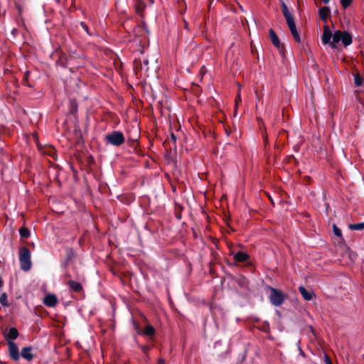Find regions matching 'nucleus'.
<instances>
[{"label":"nucleus","instance_id":"obj_5","mask_svg":"<svg viewBox=\"0 0 364 364\" xmlns=\"http://www.w3.org/2000/svg\"><path fill=\"white\" fill-rule=\"evenodd\" d=\"M106 138L110 144L115 146H119L122 144L124 141L122 133L119 132H114L107 135Z\"/></svg>","mask_w":364,"mask_h":364},{"label":"nucleus","instance_id":"obj_1","mask_svg":"<svg viewBox=\"0 0 364 364\" xmlns=\"http://www.w3.org/2000/svg\"><path fill=\"white\" fill-rule=\"evenodd\" d=\"M341 37H343L342 31H336L332 33L328 26L323 27L321 36V41L323 44H329L332 48H336L337 44L340 42V38Z\"/></svg>","mask_w":364,"mask_h":364},{"label":"nucleus","instance_id":"obj_4","mask_svg":"<svg viewBox=\"0 0 364 364\" xmlns=\"http://www.w3.org/2000/svg\"><path fill=\"white\" fill-rule=\"evenodd\" d=\"M269 300L271 303L274 306H280L283 303L286 295L282 291L272 287L269 288Z\"/></svg>","mask_w":364,"mask_h":364},{"label":"nucleus","instance_id":"obj_6","mask_svg":"<svg viewBox=\"0 0 364 364\" xmlns=\"http://www.w3.org/2000/svg\"><path fill=\"white\" fill-rule=\"evenodd\" d=\"M9 352L10 356L14 360H18L19 359V353L18 346L13 341H8Z\"/></svg>","mask_w":364,"mask_h":364},{"label":"nucleus","instance_id":"obj_25","mask_svg":"<svg viewBox=\"0 0 364 364\" xmlns=\"http://www.w3.org/2000/svg\"><path fill=\"white\" fill-rule=\"evenodd\" d=\"M143 7L141 6V4H139V5L136 6V10L138 12H139V11L142 10Z\"/></svg>","mask_w":364,"mask_h":364},{"label":"nucleus","instance_id":"obj_16","mask_svg":"<svg viewBox=\"0 0 364 364\" xmlns=\"http://www.w3.org/2000/svg\"><path fill=\"white\" fill-rule=\"evenodd\" d=\"M349 228L354 230H360L364 229V223L351 224L349 225Z\"/></svg>","mask_w":364,"mask_h":364},{"label":"nucleus","instance_id":"obj_29","mask_svg":"<svg viewBox=\"0 0 364 364\" xmlns=\"http://www.w3.org/2000/svg\"><path fill=\"white\" fill-rule=\"evenodd\" d=\"M330 1V0H323V1H324L326 4L328 3V1Z\"/></svg>","mask_w":364,"mask_h":364},{"label":"nucleus","instance_id":"obj_11","mask_svg":"<svg viewBox=\"0 0 364 364\" xmlns=\"http://www.w3.org/2000/svg\"><path fill=\"white\" fill-rule=\"evenodd\" d=\"M18 333L16 328H11L9 329L8 333L6 335V338L8 341H11L18 337Z\"/></svg>","mask_w":364,"mask_h":364},{"label":"nucleus","instance_id":"obj_10","mask_svg":"<svg viewBox=\"0 0 364 364\" xmlns=\"http://www.w3.org/2000/svg\"><path fill=\"white\" fill-rule=\"evenodd\" d=\"M342 36L343 37L340 38V41H341L345 46H348L351 44L352 37L348 32L342 31Z\"/></svg>","mask_w":364,"mask_h":364},{"label":"nucleus","instance_id":"obj_2","mask_svg":"<svg viewBox=\"0 0 364 364\" xmlns=\"http://www.w3.org/2000/svg\"><path fill=\"white\" fill-rule=\"evenodd\" d=\"M282 7L283 15L286 19L287 26L294 38V40L296 42L300 43L301 38L297 31L293 16H291V13L289 12L287 5L284 2H282Z\"/></svg>","mask_w":364,"mask_h":364},{"label":"nucleus","instance_id":"obj_8","mask_svg":"<svg viewBox=\"0 0 364 364\" xmlns=\"http://www.w3.org/2000/svg\"><path fill=\"white\" fill-rule=\"evenodd\" d=\"M299 291L301 294L304 299L309 301L314 297V293L312 291H309L303 287H299Z\"/></svg>","mask_w":364,"mask_h":364},{"label":"nucleus","instance_id":"obj_24","mask_svg":"<svg viewBox=\"0 0 364 364\" xmlns=\"http://www.w3.org/2000/svg\"><path fill=\"white\" fill-rule=\"evenodd\" d=\"M241 101V96L238 93L237 95V97H236V100H235V109H237V107H238V102Z\"/></svg>","mask_w":364,"mask_h":364},{"label":"nucleus","instance_id":"obj_20","mask_svg":"<svg viewBox=\"0 0 364 364\" xmlns=\"http://www.w3.org/2000/svg\"><path fill=\"white\" fill-rule=\"evenodd\" d=\"M0 303L4 306H7L9 305L7 301V295L6 293H4L1 295Z\"/></svg>","mask_w":364,"mask_h":364},{"label":"nucleus","instance_id":"obj_26","mask_svg":"<svg viewBox=\"0 0 364 364\" xmlns=\"http://www.w3.org/2000/svg\"><path fill=\"white\" fill-rule=\"evenodd\" d=\"M325 361L326 364H332L328 357H326Z\"/></svg>","mask_w":364,"mask_h":364},{"label":"nucleus","instance_id":"obj_19","mask_svg":"<svg viewBox=\"0 0 364 364\" xmlns=\"http://www.w3.org/2000/svg\"><path fill=\"white\" fill-rule=\"evenodd\" d=\"M353 76H354L355 84L357 86H360L362 85V83H363V78H362V77L358 73L354 74Z\"/></svg>","mask_w":364,"mask_h":364},{"label":"nucleus","instance_id":"obj_7","mask_svg":"<svg viewBox=\"0 0 364 364\" xmlns=\"http://www.w3.org/2000/svg\"><path fill=\"white\" fill-rule=\"evenodd\" d=\"M58 299L54 294H47L43 299L45 305L49 307H53L57 304Z\"/></svg>","mask_w":364,"mask_h":364},{"label":"nucleus","instance_id":"obj_27","mask_svg":"<svg viewBox=\"0 0 364 364\" xmlns=\"http://www.w3.org/2000/svg\"><path fill=\"white\" fill-rule=\"evenodd\" d=\"M158 363L159 364H164V360H159Z\"/></svg>","mask_w":364,"mask_h":364},{"label":"nucleus","instance_id":"obj_12","mask_svg":"<svg viewBox=\"0 0 364 364\" xmlns=\"http://www.w3.org/2000/svg\"><path fill=\"white\" fill-rule=\"evenodd\" d=\"M235 260L238 262H244L248 258V255L243 252H238L233 255Z\"/></svg>","mask_w":364,"mask_h":364},{"label":"nucleus","instance_id":"obj_9","mask_svg":"<svg viewBox=\"0 0 364 364\" xmlns=\"http://www.w3.org/2000/svg\"><path fill=\"white\" fill-rule=\"evenodd\" d=\"M21 356L28 360H31L33 358L31 347L23 348L21 350Z\"/></svg>","mask_w":364,"mask_h":364},{"label":"nucleus","instance_id":"obj_22","mask_svg":"<svg viewBox=\"0 0 364 364\" xmlns=\"http://www.w3.org/2000/svg\"><path fill=\"white\" fill-rule=\"evenodd\" d=\"M333 232L334 234L342 239V233H341V230L336 225H333Z\"/></svg>","mask_w":364,"mask_h":364},{"label":"nucleus","instance_id":"obj_3","mask_svg":"<svg viewBox=\"0 0 364 364\" xmlns=\"http://www.w3.org/2000/svg\"><path fill=\"white\" fill-rule=\"evenodd\" d=\"M19 260L21 268L23 271H28L31 267V252L26 248L22 247L19 252Z\"/></svg>","mask_w":364,"mask_h":364},{"label":"nucleus","instance_id":"obj_17","mask_svg":"<svg viewBox=\"0 0 364 364\" xmlns=\"http://www.w3.org/2000/svg\"><path fill=\"white\" fill-rule=\"evenodd\" d=\"M155 330L151 325H147L144 331V333L146 336L154 335Z\"/></svg>","mask_w":364,"mask_h":364},{"label":"nucleus","instance_id":"obj_23","mask_svg":"<svg viewBox=\"0 0 364 364\" xmlns=\"http://www.w3.org/2000/svg\"><path fill=\"white\" fill-rule=\"evenodd\" d=\"M352 2V0H341V3L344 8L348 7Z\"/></svg>","mask_w":364,"mask_h":364},{"label":"nucleus","instance_id":"obj_15","mask_svg":"<svg viewBox=\"0 0 364 364\" xmlns=\"http://www.w3.org/2000/svg\"><path fill=\"white\" fill-rule=\"evenodd\" d=\"M69 286L73 290L75 291H80L82 289L80 284L75 281H70L69 282Z\"/></svg>","mask_w":364,"mask_h":364},{"label":"nucleus","instance_id":"obj_14","mask_svg":"<svg viewBox=\"0 0 364 364\" xmlns=\"http://www.w3.org/2000/svg\"><path fill=\"white\" fill-rule=\"evenodd\" d=\"M330 11L327 7H322L319 10V16L322 20L326 21L329 15Z\"/></svg>","mask_w":364,"mask_h":364},{"label":"nucleus","instance_id":"obj_21","mask_svg":"<svg viewBox=\"0 0 364 364\" xmlns=\"http://www.w3.org/2000/svg\"><path fill=\"white\" fill-rule=\"evenodd\" d=\"M149 60L147 59H144L143 63L140 66L141 70H144L146 73L149 71L148 68Z\"/></svg>","mask_w":364,"mask_h":364},{"label":"nucleus","instance_id":"obj_18","mask_svg":"<svg viewBox=\"0 0 364 364\" xmlns=\"http://www.w3.org/2000/svg\"><path fill=\"white\" fill-rule=\"evenodd\" d=\"M19 233L21 237L23 238H27L30 236V231L26 228H21Z\"/></svg>","mask_w":364,"mask_h":364},{"label":"nucleus","instance_id":"obj_13","mask_svg":"<svg viewBox=\"0 0 364 364\" xmlns=\"http://www.w3.org/2000/svg\"><path fill=\"white\" fill-rule=\"evenodd\" d=\"M269 34H270L272 43H273V45L274 46H276L277 48H279L280 42H279V38L277 37L276 33L272 30H270Z\"/></svg>","mask_w":364,"mask_h":364},{"label":"nucleus","instance_id":"obj_28","mask_svg":"<svg viewBox=\"0 0 364 364\" xmlns=\"http://www.w3.org/2000/svg\"><path fill=\"white\" fill-rule=\"evenodd\" d=\"M171 138H172V139L175 141L176 138H175V136H174V135H173V134H172V135H171Z\"/></svg>","mask_w":364,"mask_h":364}]
</instances>
